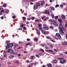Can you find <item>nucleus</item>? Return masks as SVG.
<instances>
[{
	"instance_id": "nucleus-2",
	"label": "nucleus",
	"mask_w": 67,
	"mask_h": 67,
	"mask_svg": "<svg viewBox=\"0 0 67 67\" xmlns=\"http://www.w3.org/2000/svg\"><path fill=\"white\" fill-rule=\"evenodd\" d=\"M59 25V29H60L61 30H63V31H66V29H65V28H64V27H63V25H62V24H60Z\"/></svg>"
},
{
	"instance_id": "nucleus-40",
	"label": "nucleus",
	"mask_w": 67,
	"mask_h": 67,
	"mask_svg": "<svg viewBox=\"0 0 67 67\" xmlns=\"http://www.w3.org/2000/svg\"><path fill=\"white\" fill-rule=\"evenodd\" d=\"M23 20H25V19H26V17H23Z\"/></svg>"
},
{
	"instance_id": "nucleus-38",
	"label": "nucleus",
	"mask_w": 67,
	"mask_h": 67,
	"mask_svg": "<svg viewBox=\"0 0 67 67\" xmlns=\"http://www.w3.org/2000/svg\"><path fill=\"white\" fill-rule=\"evenodd\" d=\"M49 66H50V67H52V65L51 64H49Z\"/></svg>"
},
{
	"instance_id": "nucleus-63",
	"label": "nucleus",
	"mask_w": 67,
	"mask_h": 67,
	"mask_svg": "<svg viewBox=\"0 0 67 67\" xmlns=\"http://www.w3.org/2000/svg\"><path fill=\"white\" fill-rule=\"evenodd\" d=\"M47 67H50V66H49V64H47Z\"/></svg>"
},
{
	"instance_id": "nucleus-37",
	"label": "nucleus",
	"mask_w": 67,
	"mask_h": 67,
	"mask_svg": "<svg viewBox=\"0 0 67 67\" xmlns=\"http://www.w3.org/2000/svg\"><path fill=\"white\" fill-rule=\"evenodd\" d=\"M40 51H42V52H44V50L42 49H40Z\"/></svg>"
},
{
	"instance_id": "nucleus-6",
	"label": "nucleus",
	"mask_w": 67,
	"mask_h": 67,
	"mask_svg": "<svg viewBox=\"0 0 67 67\" xmlns=\"http://www.w3.org/2000/svg\"><path fill=\"white\" fill-rule=\"evenodd\" d=\"M42 33H43V34H49V32H45V31L44 30H42Z\"/></svg>"
},
{
	"instance_id": "nucleus-4",
	"label": "nucleus",
	"mask_w": 67,
	"mask_h": 67,
	"mask_svg": "<svg viewBox=\"0 0 67 67\" xmlns=\"http://www.w3.org/2000/svg\"><path fill=\"white\" fill-rule=\"evenodd\" d=\"M14 51L13 49H11L10 51V54H15V53H14Z\"/></svg>"
},
{
	"instance_id": "nucleus-42",
	"label": "nucleus",
	"mask_w": 67,
	"mask_h": 67,
	"mask_svg": "<svg viewBox=\"0 0 67 67\" xmlns=\"http://www.w3.org/2000/svg\"><path fill=\"white\" fill-rule=\"evenodd\" d=\"M34 64V65H36V63H32V65H33V64Z\"/></svg>"
},
{
	"instance_id": "nucleus-10",
	"label": "nucleus",
	"mask_w": 67,
	"mask_h": 67,
	"mask_svg": "<svg viewBox=\"0 0 67 67\" xmlns=\"http://www.w3.org/2000/svg\"><path fill=\"white\" fill-rule=\"evenodd\" d=\"M38 8L37 6L36 5H34V10H36V9H37Z\"/></svg>"
},
{
	"instance_id": "nucleus-50",
	"label": "nucleus",
	"mask_w": 67,
	"mask_h": 67,
	"mask_svg": "<svg viewBox=\"0 0 67 67\" xmlns=\"http://www.w3.org/2000/svg\"><path fill=\"white\" fill-rule=\"evenodd\" d=\"M1 19H4V17H3V16H2L1 18Z\"/></svg>"
},
{
	"instance_id": "nucleus-8",
	"label": "nucleus",
	"mask_w": 67,
	"mask_h": 67,
	"mask_svg": "<svg viewBox=\"0 0 67 67\" xmlns=\"http://www.w3.org/2000/svg\"><path fill=\"white\" fill-rule=\"evenodd\" d=\"M43 29H44V30H48L49 28L47 26H45L43 27Z\"/></svg>"
},
{
	"instance_id": "nucleus-9",
	"label": "nucleus",
	"mask_w": 67,
	"mask_h": 67,
	"mask_svg": "<svg viewBox=\"0 0 67 67\" xmlns=\"http://www.w3.org/2000/svg\"><path fill=\"white\" fill-rule=\"evenodd\" d=\"M45 14H49V11H48V10H47L45 12Z\"/></svg>"
},
{
	"instance_id": "nucleus-36",
	"label": "nucleus",
	"mask_w": 67,
	"mask_h": 67,
	"mask_svg": "<svg viewBox=\"0 0 67 67\" xmlns=\"http://www.w3.org/2000/svg\"><path fill=\"white\" fill-rule=\"evenodd\" d=\"M67 44V42H64V45H66Z\"/></svg>"
},
{
	"instance_id": "nucleus-33",
	"label": "nucleus",
	"mask_w": 67,
	"mask_h": 67,
	"mask_svg": "<svg viewBox=\"0 0 67 67\" xmlns=\"http://www.w3.org/2000/svg\"><path fill=\"white\" fill-rule=\"evenodd\" d=\"M60 63H61V64H64V63L63 62V61H60Z\"/></svg>"
},
{
	"instance_id": "nucleus-21",
	"label": "nucleus",
	"mask_w": 67,
	"mask_h": 67,
	"mask_svg": "<svg viewBox=\"0 0 67 67\" xmlns=\"http://www.w3.org/2000/svg\"><path fill=\"white\" fill-rule=\"evenodd\" d=\"M54 19H55V20H57L58 19V16H57L55 17Z\"/></svg>"
},
{
	"instance_id": "nucleus-51",
	"label": "nucleus",
	"mask_w": 67,
	"mask_h": 67,
	"mask_svg": "<svg viewBox=\"0 0 67 67\" xmlns=\"http://www.w3.org/2000/svg\"><path fill=\"white\" fill-rule=\"evenodd\" d=\"M34 17H32L31 18V20H34Z\"/></svg>"
},
{
	"instance_id": "nucleus-7",
	"label": "nucleus",
	"mask_w": 67,
	"mask_h": 67,
	"mask_svg": "<svg viewBox=\"0 0 67 67\" xmlns=\"http://www.w3.org/2000/svg\"><path fill=\"white\" fill-rule=\"evenodd\" d=\"M14 57V55H10L8 57L9 58V59H12V58H13Z\"/></svg>"
},
{
	"instance_id": "nucleus-15",
	"label": "nucleus",
	"mask_w": 67,
	"mask_h": 67,
	"mask_svg": "<svg viewBox=\"0 0 67 67\" xmlns=\"http://www.w3.org/2000/svg\"><path fill=\"white\" fill-rule=\"evenodd\" d=\"M48 52L50 53H53V51L52 50H49L47 51Z\"/></svg>"
},
{
	"instance_id": "nucleus-58",
	"label": "nucleus",
	"mask_w": 67,
	"mask_h": 67,
	"mask_svg": "<svg viewBox=\"0 0 67 67\" xmlns=\"http://www.w3.org/2000/svg\"><path fill=\"white\" fill-rule=\"evenodd\" d=\"M46 6L47 7L48 6H49V5H48L47 4H46Z\"/></svg>"
},
{
	"instance_id": "nucleus-14",
	"label": "nucleus",
	"mask_w": 67,
	"mask_h": 67,
	"mask_svg": "<svg viewBox=\"0 0 67 67\" xmlns=\"http://www.w3.org/2000/svg\"><path fill=\"white\" fill-rule=\"evenodd\" d=\"M10 48V46H9V44L7 45L6 46V49H8V48Z\"/></svg>"
},
{
	"instance_id": "nucleus-17",
	"label": "nucleus",
	"mask_w": 67,
	"mask_h": 67,
	"mask_svg": "<svg viewBox=\"0 0 67 67\" xmlns=\"http://www.w3.org/2000/svg\"><path fill=\"white\" fill-rule=\"evenodd\" d=\"M53 62L54 63H56L57 61V60H56V59H55L53 60Z\"/></svg>"
},
{
	"instance_id": "nucleus-3",
	"label": "nucleus",
	"mask_w": 67,
	"mask_h": 67,
	"mask_svg": "<svg viewBox=\"0 0 67 67\" xmlns=\"http://www.w3.org/2000/svg\"><path fill=\"white\" fill-rule=\"evenodd\" d=\"M60 34L62 35H64V32L63 31V30H60L59 31Z\"/></svg>"
},
{
	"instance_id": "nucleus-32",
	"label": "nucleus",
	"mask_w": 67,
	"mask_h": 67,
	"mask_svg": "<svg viewBox=\"0 0 67 67\" xmlns=\"http://www.w3.org/2000/svg\"><path fill=\"white\" fill-rule=\"evenodd\" d=\"M62 45H65V43L64 42H62Z\"/></svg>"
},
{
	"instance_id": "nucleus-26",
	"label": "nucleus",
	"mask_w": 67,
	"mask_h": 67,
	"mask_svg": "<svg viewBox=\"0 0 67 67\" xmlns=\"http://www.w3.org/2000/svg\"><path fill=\"white\" fill-rule=\"evenodd\" d=\"M30 58L31 59H34V56H32Z\"/></svg>"
},
{
	"instance_id": "nucleus-18",
	"label": "nucleus",
	"mask_w": 67,
	"mask_h": 67,
	"mask_svg": "<svg viewBox=\"0 0 67 67\" xmlns=\"http://www.w3.org/2000/svg\"><path fill=\"white\" fill-rule=\"evenodd\" d=\"M58 20L59 22L60 23H62V20H61V19H58Z\"/></svg>"
},
{
	"instance_id": "nucleus-59",
	"label": "nucleus",
	"mask_w": 67,
	"mask_h": 67,
	"mask_svg": "<svg viewBox=\"0 0 67 67\" xmlns=\"http://www.w3.org/2000/svg\"><path fill=\"white\" fill-rule=\"evenodd\" d=\"M3 7H6V5L5 4H4L3 5Z\"/></svg>"
},
{
	"instance_id": "nucleus-49",
	"label": "nucleus",
	"mask_w": 67,
	"mask_h": 67,
	"mask_svg": "<svg viewBox=\"0 0 67 67\" xmlns=\"http://www.w3.org/2000/svg\"><path fill=\"white\" fill-rule=\"evenodd\" d=\"M60 60H64V58H61Z\"/></svg>"
},
{
	"instance_id": "nucleus-44",
	"label": "nucleus",
	"mask_w": 67,
	"mask_h": 67,
	"mask_svg": "<svg viewBox=\"0 0 67 67\" xmlns=\"http://www.w3.org/2000/svg\"><path fill=\"white\" fill-rule=\"evenodd\" d=\"M63 4H61L60 5V7H63Z\"/></svg>"
},
{
	"instance_id": "nucleus-61",
	"label": "nucleus",
	"mask_w": 67,
	"mask_h": 67,
	"mask_svg": "<svg viewBox=\"0 0 67 67\" xmlns=\"http://www.w3.org/2000/svg\"><path fill=\"white\" fill-rule=\"evenodd\" d=\"M43 25V26H46V24H44Z\"/></svg>"
},
{
	"instance_id": "nucleus-24",
	"label": "nucleus",
	"mask_w": 67,
	"mask_h": 67,
	"mask_svg": "<svg viewBox=\"0 0 67 67\" xmlns=\"http://www.w3.org/2000/svg\"><path fill=\"white\" fill-rule=\"evenodd\" d=\"M51 10H52V11H54V10H55V8H54L52 7L51 8Z\"/></svg>"
},
{
	"instance_id": "nucleus-30",
	"label": "nucleus",
	"mask_w": 67,
	"mask_h": 67,
	"mask_svg": "<svg viewBox=\"0 0 67 67\" xmlns=\"http://www.w3.org/2000/svg\"><path fill=\"white\" fill-rule=\"evenodd\" d=\"M30 43H27V44H26L25 45V46H27V45H30Z\"/></svg>"
},
{
	"instance_id": "nucleus-22",
	"label": "nucleus",
	"mask_w": 67,
	"mask_h": 67,
	"mask_svg": "<svg viewBox=\"0 0 67 67\" xmlns=\"http://www.w3.org/2000/svg\"><path fill=\"white\" fill-rule=\"evenodd\" d=\"M46 37L47 38V39H49L50 40H51V38L49 36H47Z\"/></svg>"
},
{
	"instance_id": "nucleus-47",
	"label": "nucleus",
	"mask_w": 67,
	"mask_h": 67,
	"mask_svg": "<svg viewBox=\"0 0 67 67\" xmlns=\"http://www.w3.org/2000/svg\"><path fill=\"white\" fill-rule=\"evenodd\" d=\"M10 49H9L7 51L8 53H9V51H10Z\"/></svg>"
},
{
	"instance_id": "nucleus-29",
	"label": "nucleus",
	"mask_w": 67,
	"mask_h": 67,
	"mask_svg": "<svg viewBox=\"0 0 67 67\" xmlns=\"http://www.w3.org/2000/svg\"><path fill=\"white\" fill-rule=\"evenodd\" d=\"M38 25H39V27H42V24H38Z\"/></svg>"
},
{
	"instance_id": "nucleus-28",
	"label": "nucleus",
	"mask_w": 67,
	"mask_h": 67,
	"mask_svg": "<svg viewBox=\"0 0 67 67\" xmlns=\"http://www.w3.org/2000/svg\"><path fill=\"white\" fill-rule=\"evenodd\" d=\"M45 18V16H44L43 17H41V19L42 20H43Z\"/></svg>"
},
{
	"instance_id": "nucleus-60",
	"label": "nucleus",
	"mask_w": 67,
	"mask_h": 67,
	"mask_svg": "<svg viewBox=\"0 0 67 67\" xmlns=\"http://www.w3.org/2000/svg\"><path fill=\"white\" fill-rule=\"evenodd\" d=\"M18 56H21V54L20 53H19L18 54Z\"/></svg>"
},
{
	"instance_id": "nucleus-16",
	"label": "nucleus",
	"mask_w": 67,
	"mask_h": 67,
	"mask_svg": "<svg viewBox=\"0 0 67 67\" xmlns=\"http://www.w3.org/2000/svg\"><path fill=\"white\" fill-rule=\"evenodd\" d=\"M54 37H55V38L56 39V40H59V39H60V38H58V37H56L55 36H54Z\"/></svg>"
},
{
	"instance_id": "nucleus-64",
	"label": "nucleus",
	"mask_w": 67,
	"mask_h": 67,
	"mask_svg": "<svg viewBox=\"0 0 67 67\" xmlns=\"http://www.w3.org/2000/svg\"><path fill=\"white\" fill-rule=\"evenodd\" d=\"M23 29H24V30H25L26 29V27H24Z\"/></svg>"
},
{
	"instance_id": "nucleus-62",
	"label": "nucleus",
	"mask_w": 67,
	"mask_h": 67,
	"mask_svg": "<svg viewBox=\"0 0 67 67\" xmlns=\"http://www.w3.org/2000/svg\"><path fill=\"white\" fill-rule=\"evenodd\" d=\"M35 41H37V38H35Z\"/></svg>"
},
{
	"instance_id": "nucleus-45",
	"label": "nucleus",
	"mask_w": 67,
	"mask_h": 67,
	"mask_svg": "<svg viewBox=\"0 0 67 67\" xmlns=\"http://www.w3.org/2000/svg\"><path fill=\"white\" fill-rule=\"evenodd\" d=\"M12 18L13 19H15V16L14 15L13 16Z\"/></svg>"
},
{
	"instance_id": "nucleus-12",
	"label": "nucleus",
	"mask_w": 67,
	"mask_h": 67,
	"mask_svg": "<svg viewBox=\"0 0 67 67\" xmlns=\"http://www.w3.org/2000/svg\"><path fill=\"white\" fill-rule=\"evenodd\" d=\"M37 32L38 33V35H40V31H39V30L38 29H37Z\"/></svg>"
},
{
	"instance_id": "nucleus-5",
	"label": "nucleus",
	"mask_w": 67,
	"mask_h": 67,
	"mask_svg": "<svg viewBox=\"0 0 67 67\" xmlns=\"http://www.w3.org/2000/svg\"><path fill=\"white\" fill-rule=\"evenodd\" d=\"M56 35L58 36V37L59 38H61V36H60V35L59 33H57L56 34Z\"/></svg>"
},
{
	"instance_id": "nucleus-54",
	"label": "nucleus",
	"mask_w": 67,
	"mask_h": 67,
	"mask_svg": "<svg viewBox=\"0 0 67 67\" xmlns=\"http://www.w3.org/2000/svg\"><path fill=\"white\" fill-rule=\"evenodd\" d=\"M26 62L27 63H29L30 62V61H29V60H27V61H26Z\"/></svg>"
},
{
	"instance_id": "nucleus-34",
	"label": "nucleus",
	"mask_w": 67,
	"mask_h": 67,
	"mask_svg": "<svg viewBox=\"0 0 67 67\" xmlns=\"http://www.w3.org/2000/svg\"><path fill=\"white\" fill-rule=\"evenodd\" d=\"M51 16H52V18H54V15L53 14H52L51 15Z\"/></svg>"
},
{
	"instance_id": "nucleus-39",
	"label": "nucleus",
	"mask_w": 67,
	"mask_h": 67,
	"mask_svg": "<svg viewBox=\"0 0 67 67\" xmlns=\"http://www.w3.org/2000/svg\"><path fill=\"white\" fill-rule=\"evenodd\" d=\"M36 56L37 57H38V58H39V57H40V56L38 55H36Z\"/></svg>"
},
{
	"instance_id": "nucleus-35",
	"label": "nucleus",
	"mask_w": 67,
	"mask_h": 67,
	"mask_svg": "<svg viewBox=\"0 0 67 67\" xmlns=\"http://www.w3.org/2000/svg\"><path fill=\"white\" fill-rule=\"evenodd\" d=\"M51 41H52V42H54V43H55V42H56V41H55L53 40H51Z\"/></svg>"
},
{
	"instance_id": "nucleus-41",
	"label": "nucleus",
	"mask_w": 67,
	"mask_h": 67,
	"mask_svg": "<svg viewBox=\"0 0 67 67\" xmlns=\"http://www.w3.org/2000/svg\"><path fill=\"white\" fill-rule=\"evenodd\" d=\"M50 28H51V29H53V26H51L50 27Z\"/></svg>"
},
{
	"instance_id": "nucleus-55",
	"label": "nucleus",
	"mask_w": 67,
	"mask_h": 67,
	"mask_svg": "<svg viewBox=\"0 0 67 67\" xmlns=\"http://www.w3.org/2000/svg\"><path fill=\"white\" fill-rule=\"evenodd\" d=\"M3 14V13H1V12H0V15H2Z\"/></svg>"
},
{
	"instance_id": "nucleus-25",
	"label": "nucleus",
	"mask_w": 67,
	"mask_h": 67,
	"mask_svg": "<svg viewBox=\"0 0 67 67\" xmlns=\"http://www.w3.org/2000/svg\"><path fill=\"white\" fill-rule=\"evenodd\" d=\"M39 29L40 30L42 31V27H39Z\"/></svg>"
},
{
	"instance_id": "nucleus-13",
	"label": "nucleus",
	"mask_w": 67,
	"mask_h": 67,
	"mask_svg": "<svg viewBox=\"0 0 67 67\" xmlns=\"http://www.w3.org/2000/svg\"><path fill=\"white\" fill-rule=\"evenodd\" d=\"M61 16L62 18L63 19H65V16L63 14H62L61 15Z\"/></svg>"
},
{
	"instance_id": "nucleus-57",
	"label": "nucleus",
	"mask_w": 67,
	"mask_h": 67,
	"mask_svg": "<svg viewBox=\"0 0 67 67\" xmlns=\"http://www.w3.org/2000/svg\"><path fill=\"white\" fill-rule=\"evenodd\" d=\"M24 15H27V13H24Z\"/></svg>"
},
{
	"instance_id": "nucleus-27",
	"label": "nucleus",
	"mask_w": 67,
	"mask_h": 67,
	"mask_svg": "<svg viewBox=\"0 0 67 67\" xmlns=\"http://www.w3.org/2000/svg\"><path fill=\"white\" fill-rule=\"evenodd\" d=\"M59 7V5L57 4L55 6V8H57V7Z\"/></svg>"
},
{
	"instance_id": "nucleus-1",
	"label": "nucleus",
	"mask_w": 67,
	"mask_h": 67,
	"mask_svg": "<svg viewBox=\"0 0 67 67\" xmlns=\"http://www.w3.org/2000/svg\"><path fill=\"white\" fill-rule=\"evenodd\" d=\"M49 22H52V21L53 22V25H55V26H58V25L56 23V21L55 20L49 19Z\"/></svg>"
},
{
	"instance_id": "nucleus-46",
	"label": "nucleus",
	"mask_w": 67,
	"mask_h": 67,
	"mask_svg": "<svg viewBox=\"0 0 67 67\" xmlns=\"http://www.w3.org/2000/svg\"><path fill=\"white\" fill-rule=\"evenodd\" d=\"M67 22L66 23V24L65 25V27H67Z\"/></svg>"
},
{
	"instance_id": "nucleus-56",
	"label": "nucleus",
	"mask_w": 67,
	"mask_h": 67,
	"mask_svg": "<svg viewBox=\"0 0 67 67\" xmlns=\"http://www.w3.org/2000/svg\"><path fill=\"white\" fill-rule=\"evenodd\" d=\"M65 62H66V60H64L63 61V63H65Z\"/></svg>"
},
{
	"instance_id": "nucleus-43",
	"label": "nucleus",
	"mask_w": 67,
	"mask_h": 67,
	"mask_svg": "<svg viewBox=\"0 0 67 67\" xmlns=\"http://www.w3.org/2000/svg\"><path fill=\"white\" fill-rule=\"evenodd\" d=\"M21 43H22V42L19 41V44H21Z\"/></svg>"
},
{
	"instance_id": "nucleus-53",
	"label": "nucleus",
	"mask_w": 67,
	"mask_h": 67,
	"mask_svg": "<svg viewBox=\"0 0 67 67\" xmlns=\"http://www.w3.org/2000/svg\"><path fill=\"white\" fill-rule=\"evenodd\" d=\"M27 41H30V39H27Z\"/></svg>"
},
{
	"instance_id": "nucleus-48",
	"label": "nucleus",
	"mask_w": 67,
	"mask_h": 67,
	"mask_svg": "<svg viewBox=\"0 0 67 67\" xmlns=\"http://www.w3.org/2000/svg\"><path fill=\"white\" fill-rule=\"evenodd\" d=\"M45 44H42V46H43V47H44V46H45Z\"/></svg>"
},
{
	"instance_id": "nucleus-31",
	"label": "nucleus",
	"mask_w": 67,
	"mask_h": 67,
	"mask_svg": "<svg viewBox=\"0 0 67 67\" xmlns=\"http://www.w3.org/2000/svg\"><path fill=\"white\" fill-rule=\"evenodd\" d=\"M39 21V19H36V20L35 21L36 22H38Z\"/></svg>"
},
{
	"instance_id": "nucleus-52",
	"label": "nucleus",
	"mask_w": 67,
	"mask_h": 67,
	"mask_svg": "<svg viewBox=\"0 0 67 67\" xmlns=\"http://www.w3.org/2000/svg\"><path fill=\"white\" fill-rule=\"evenodd\" d=\"M4 10H2L1 11V12L2 13V12H4Z\"/></svg>"
},
{
	"instance_id": "nucleus-20",
	"label": "nucleus",
	"mask_w": 67,
	"mask_h": 67,
	"mask_svg": "<svg viewBox=\"0 0 67 67\" xmlns=\"http://www.w3.org/2000/svg\"><path fill=\"white\" fill-rule=\"evenodd\" d=\"M36 5L38 7H39L40 6V3H37L36 4Z\"/></svg>"
},
{
	"instance_id": "nucleus-11",
	"label": "nucleus",
	"mask_w": 67,
	"mask_h": 67,
	"mask_svg": "<svg viewBox=\"0 0 67 67\" xmlns=\"http://www.w3.org/2000/svg\"><path fill=\"white\" fill-rule=\"evenodd\" d=\"M10 43V41H6L5 44H6L7 45H8V44H9Z\"/></svg>"
},
{
	"instance_id": "nucleus-19",
	"label": "nucleus",
	"mask_w": 67,
	"mask_h": 67,
	"mask_svg": "<svg viewBox=\"0 0 67 67\" xmlns=\"http://www.w3.org/2000/svg\"><path fill=\"white\" fill-rule=\"evenodd\" d=\"M9 45L10 47H13V44L12 43H10L9 44Z\"/></svg>"
},
{
	"instance_id": "nucleus-23",
	"label": "nucleus",
	"mask_w": 67,
	"mask_h": 67,
	"mask_svg": "<svg viewBox=\"0 0 67 67\" xmlns=\"http://www.w3.org/2000/svg\"><path fill=\"white\" fill-rule=\"evenodd\" d=\"M19 46V45H18V44H15V45L14 46V47L15 48L16 47H17V46Z\"/></svg>"
}]
</instances>
